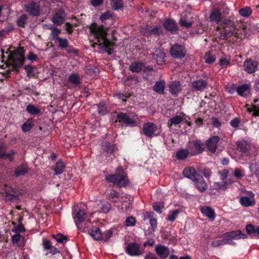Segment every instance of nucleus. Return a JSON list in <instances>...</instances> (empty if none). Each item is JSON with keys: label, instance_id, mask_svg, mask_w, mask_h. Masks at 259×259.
Instances as JSON below:
<instances>
[{"label": "nucleus", "instance_id": "obj_1", "mask_svg": "<svg viewBox=\"0 0 259 259\" xmlns=\"http://www.w3.org/2000/svg\"><path fill=\"white\" fill-rule=\"evenodd\" d=\"M90 31L91 35L97 40V42L92 44V47L95 48L96 45H98L101 48H104L108 54H111L113 44L107 39V31L104 27L93 24L90 27Z\"/></svg>", "mask_w": 259, "mask_h": 259}, {"label": "nucleus", "instance_id": "obj_2", "mask_svg": "<svg viewBox=\"0 0 259 259\" xmlns=\"http://www.w3.org/2000/svg\"><path fill=\"white\" fill-rule=\"evenodd\" d=\"M116 170L117 173L107 176L106 180L117 185L119 187H124L127 185L129 181L123 169L121 167H117Z\"/></svg>", "mask_w": 259, "mask_h": 259}, {"label": "nucleus", "instance_id": "obj_3", "mask_svg": "<svg viewBox=\"0 0 259 259\" xmlns=\"http://www.w3.org/2000/svg\"><path fill=\"white\" fill-rule=\"evenodd\" d=\"M24 50L19 48L18 49L15 50L9 56V62L12 64V67L16 70L17 72L18 71V68L20 67L24 63Z\"/></svg>", "mask_w": 259, "mask_h": 259}, {"label": "nucleus", "instance_id": "obj_4", "mask_svg": "<svg viewBox=\"0 0 259 259\" xmlns=\"http://www.w3.org/2000/svg\"><path fill=\"white\" fill-rule=\"evenodd\" d=\"M119 122L130 126H136L138 125V117L134 113H125L120 112L117 116Z\"/></svg>", "mask_w": 259, "mask_h": 259}, {"label": "nucleus", "instance_id": "obj_5", "mask_svg": "<svg viewBox=\"0 0 259 259\" xmlns=\"http://www.w3.org/2000/svg\"><path fill=\"white\" fill-rule=\"evenodd\" d=\"M72 216L77 227L82 229V231H85V227L82 228L81 224L84 221L86 216L84 209L81 208V206L76 207L72 211Z\"/></svg>", "mask_w": 259, "mask_h": 259}, {"label": "nucleus", "instance_id": "obj_6", "mask_svg": "<svg viewBox=\"0 0 259 259\" xmlns=\"http://www.w3.org/2000/svg\"><path fill=\"white\" fill-rule=\"evenodd\" d=\"M186 53V51L184 46L179 44H175L170 49L171 56L175 59H182L184 58Z\"/></svg>", "mask_w": 259, "mask_h": 259}, {"label": "nucleus", "instance_id": "obj_7", "mask_svg": "<svg viewBox=\"0 0 259 259\" xmlns=\"http://www.w3.org/2000/svg\"><path fill=\"white\" fill-rule=\"evenodd\" d=\"M25 10L29 15L38 16L40 14V7L37 3L31 1L25 6Z\"/></svg>", "mask_w": 259, "mask_h": 259}, {"label": "nucleus", "instance_id": "obj_8", "mask_svg": "<svg viewBox=\"0 0 259 259\" xmlns=\"http://www.w3.org/2000/svg\"><path fill=\"white\" fill-rule=\"evenodd\" d=\"M143 130L144 134L148 137L156 136V132L157 130V126L152 122H147L143 124Z\"/></svg>", "mask_w": 259, "mask_h": 259}, {"label": "nucleus", "instance_id": "obj_9", "mask_svg": "<svg viewBox=\"0 0 259 259\" xmlns=\"http://www.w3.org/2000/svg\"><path fill=\"white\" fill-rule=\"evenodd\" d=\"M126 252L132 256H138L142 254L140 245L138 243L132 242L127 245L125 248Z\"/></svg>", "mask_w": 259, "mask_h": 259}, {"label": "nucleus", "instance_id": "obj_10", "mask_svg": "<svg viewBox=\"0 0 259 259\" xmlns=\"http://www.w3.org/2000/svg\"><path fill=\"white\" fill-rule=\"evenodd\" d=\"M225 237L227 238L229 241L230 242V244H232V239H246L247 236L244 233H242L240 230H236L229 232L226 233L224 234Z\"/></svg>", "mask_w": 259, "mask_h": 259}, {"label": "nucleus", "instance_id": "obj_11", "mask_svg": "<svg viewBox=\"0 0 259 259\" xmlns=\"http://www.w3.org/2000/svg\"><path fill=\"white\" fill-rule=\"evenodd\" d=\"M257 62L251 59L246 60L243 64L245 71L250 74L254 73L257 70Z\"/></svg>", "mask_w": 259, "mask_h": 259}, {"label": "nucleus", "instance_id": "obj_12", "mask_svg": "<svg viewBox=\"0 0 259 259\" xmlns=\"http://www.w3.org/2000/svg\"><path fill=\"white\" fill-rule=\"evenodd\" d=\"M208 82L206 80L198 79L192 82V90L193 91H202L207 86Z\"/></svg>", "mask_w": 259, "mask_h": 259}, {"label": "nucleus", "instance_id": "obj_13", "mask_svg": "<svg viewBox=\"0 0 259 259\" xmlns=\"http://www.w3.org/2000/svg\"><path fill=\"white\" fill-rule=\"evenodd\" d=\"M155 251L161 259L166 258L169 254L168 247L161 244H158L155 246Z\"/></svg>", "mask_w": 259, "mask_h": 259}, {"label": "nucleus", "instance_id": "obj_14", "mask_svg": "<svg viewBox=\"0 0 259 259\" xmlns=\"http://www.w3.org/2000/svg\"><path fill=\"white\" fill-rule=\"evenodd\" d=\"M6 146L3 143H0V158H5L9 159L11 161L13 160V156L16 152L11 150L9 152H6Z\"/></svg>", "mask_w": 259, "mask_h": 259}, {"label": "nucleus", "instance_id": "obj_15", "mask_svg": "<svg viewBox=\"0 0 259 259\" xmlns=\"http://www.w3.org/2000/svg\"><path fill=\"white\" fill-rule=\"evenodd\" d=\"M65 16L64 11L59 10L54 14L52 17V21L54 24L60 26L64 23Z\"/></svg>", "mask_w": 259, "mask_h": 259}, {"label": "nucleus", "instance_id": "obj_16", "mask_svg": "<svg viewBox=\"0 0 259 259\" xmlns=\"http://www.w3.org/2000/svg\"><path fill=\"white\" fill-rule=\"evenodd\" d=\"M198 190L201 192L205 191L207 188V185L204 181L202 176L200 175H196V178L193 181Z\"/></svg>", "mask_w": 259, "mask_h": 259}, {"label": "nucleus", "instance_id": "obj_17", "mask_svg": "<svg viewBox=\"0 0 259 259\" xmlns=\"http://www.w3.org/2000/svg\"><path fill=\"white\" fill-rule=\"evenodd\" d=\"M220 137L215 136L210 138L207 141L206 147L210 152L213 153L215 152Z\"/></svg>", "mask_w": 259, "mask_h": 259}, {"label": "nucleus", "instance_id": "obj_18", "mask_svg": "<svg viewBox=\"0 0 259 259\" xmlns=\"http://www.w3.org/2000/svg\"><path fill=\"white\" fill-rule=\"evenodd\" d=\"M165 53L161 50L155 49L152 54V60L158 64L165 62Z\"/></svg>", "mask_w": 259, "mask_h": 259}, {"label": "nucleus", "instance_id": "obj_19", "mask_svg": "<svg viewBox=\"0 0 259 259\" xmlns=\"http://www.w3.org/2000/svg\"><path fill=\"white\" fill-rule=\"evenodd\" d=\"M164 27L172 33H175L178 31V26L176 23L172 19H168L163 23Z\"/></svg>", "mask_w": 259, "mask_h": 259}, {"label": "nucleus", "instance_id": "obj_20", "mask_svg": "<svg viewBox=\"0 0 259 259\" xmlns=\"http://www.w3.org/2000/svg\"><path fill=\"white\" fill-rule=\"evenodd\" d=\"M68 80L70 83L76 87L79 86L82 84V78L77 73H71L68 76Z\"/></svg>", "mask_w": 259, "mask_h": 259}, {"label": "nucleus", "instance_id": "obj_21", "mask_svg": "<svg viewBox=\"0 0 259 259\" xmlns=\"http://www.w3.org/2000/svg\"><path fill=\"white\" fill-rule=\"evenodd\" d=\"M222 13L220 10L215 9L212 11L210 15L209 19L211 22H214L220 24L222 18L221 17Z\"/></svg>", "mask_w": 259, "mask_h": 259}, {"label": "nucleus", "instance_id": "obj_22", "mask_svg": "<svg viewBox=\"0 0 259 259\" xmlns=\"http://www.w3.org/2000/svg\"><path fill=\"white\" fill-rule=\"evenodd\" d=\"M236 28H230V29H225V30L221 33L220 38L223 39H227L232 36L238 37V35L237 32H236Z\"/></svg>", "mask_w": 259, "mask_h": 259}, {"label": "nucleus", "instance_id": "obj_23", "mask_svg": "<svg viewBox=\"0 0 259 259\" xmlns=\"http://www.w3.org/2000/svg\"><path fill=\"white\" fill-rule=\"evenodd\" d=\"M183 175L185 177H187L192 181L195 180L196 175L199 174L196 172L195 169L192 167H188L183 170Z\"/></svg>", "mask_w": 259, "mask_h": 259}, {"label": "nucleus", "instance_id": "obj_24", "mask_svg": "<svg viewBox=\"0 0 259 259\" xmlns=\"http://www.w3.org/2000/svg\"><path fill=\"white\" fill-rule=\"evenodd\" d=\"M89 234L96 240H101L103 236L99 228L93 227L89 230Z\"/></svg>", "mask_w": 259, "mask_h": 259}, {"label": "nucleus", "instance_id": "obj_25", "mask_svg": "<svg viewBox=\"0 0 259 259\" xmlns=\"http://www.w3.org/2000/svg\"><path fill=\"white\" fill-rule=\"evenodd\" d=\"M250 85L249 84H244L238 87L236 91L238 95L242 96H246L249 94Z\"/></svg>", "mask_w": 259, "mask_h": 259}, {"label": "nucleus", "instance_id": "obj_26", "mask_svg": "<svg viewBox=\"0 0 259 259\" xmlns=\"http://www.w3.org/2000/svg\"><path fill=\"white\" fill-rule=\"evenodd\" d=\"M236 145L242 153H244L246 155H248L249 154V146L246 141H238L236 143Z\"/></svg>", "mask_w": 259, "mask_h": 259}, {"label": "nucleus", "instance_id": "obj_27", "mask_svg": "<svg viewBox=\"0 0 259 259\" xmlns=\"http://www.w3.org/2000/svg\"><path fill=\"white\" fill-rule=\"evenodd\" d=\"M202 213L210 219L213 220L215 218L214 210L210 207L203 206L201 208Z\"/></svg>", "mask_w": 259, "mask_h": 259}, {"label": "nucleus", "instance_id": "obj_28", "mask_svg": "<svg viewBox=\"0 0 259 259\" xmlns=\"http://www.w3.org/2000/svg\"><path fill=\"white\" fill-rule=\"evenodd\" d=\"M212 188L218 192H224L228 188V183L226 181L215 182L212 185Z\"/></svg>", "mask_w": 259, "mask_h": 259}, {"label": "nucleus", "instance_id": "obj_29", "mask_svg": "<svg viewBox=\"0 0 259 259\" xmlns=\"http://www.w3.org/2000/svg\"><path fill=\"white\" fill-rule=\"evenodd\" d=\"M144 68V63L139 61L133 62L130 66V70L133 72H140Z\"/></svg>", "mask_w": 259, "mask_h": 259}, {"label": "nucleus", "instance_id": "obj_30", "mask_svg": "<svg viewBox=\"0 0 259 259\" xmlns=\"http://www.w3.org/2000/svg\"><path fill=\"white\" fill-rule=\"evenodd\" d=\"M184 118L180 115H176L171 118L168 123L167 125L169 128H171L173 125L176 126L181 123L184 120Z\"/></svg>", "mask_w": 259, "mask_h": 259}, {"label": "nucleus", "instance_id": "obj_31", "mask_svg": "<svg viewBox=\"0 0 259 259\" xmlns=\"http://www.w3.org/2000/svg\"><path fill=\"white\" fill-rule=\"evenodd\" d=\"M165 82L163 80H160L155 82L153 90L156 93L160 94H163L165 88Z\"/></svg>", "mask_w": 259, "mask_h": 259}, {"label": "nucleus", "instance_id": "obj_32", "mask_svg": "<svg viewBox=\"0 0 259 259\" xmlns=\"http://www.w3.org/2000/svg\"><path fill=\"white\" fill-rule=\"evenodd\" d=\"M154 214V213L153 212H146L144 214V220H149L153 231H155L157 227V220L153 218Z\"/></svg>", "mask_w": 259, "mask_h": 259}, {"label": "nucleus", "instance_id": "obj_33", "mask_svg": "<svg viewBox=\"0 0 259 259\" xmlns=\"http://www.w3.org/2000/svg\"><path fill=\"white\" fill-rule=\"evenodd\" d=\"M247 233L253 236L259 235V226H254L252 224H248L245 227Z\"/></svg>", "mask_w": 259, "mask_h": 259}, {"label": "nucleus", "instance_id": "obj_34", "mask_svg": "<svg viewBox=\"0 0 259 259\" xmlns=\"http://www.w3.org/2000/svg\"><path fill=\"white\" fill-rule=\"evenodd\" d=\"M170 92L175 95H177L181 91L180 83L179 81L171 82L169 85Z\"/></svg>", "mask_w": 259, "mask_h": 259}, {"label": "nucleus", "instance_id": "obj_35", "mask_svg": "<svg viewBox=\"0 0 259 259\" xmlns=\"http://www.w3.org/2000/svg\"><path fill=\"white\" fill-rule=\"evenodd\" d=\"M102 148L104 152L106 153L108 155H110L114 152L115 146L114 144L110 143L104 142L102 144Z\"/></svg>", "mask_w": 259, "mask_h": 259}, {"label": "nucleus", "instance_id": "obj_36", "mask_svg": "<svg viewBox=\"0 0 259 259\" xmlns=\"http://www.w3.org/2000/svg\"><path fill=\"white\" fill-rule=\"evenodd\" d=\"M223 28H227L236 29V26L234 22L229 19H222L220 24H219Z\"/></svg>", "mask_w": 259, "mask_h": 259}, {"label": "nucleus", "instance_id": "obj_37", "mask_svg": "<svg viewBox=\"0 0 259 259\" xmlns=\"http://www.w3.org/2000/svg\"><path fill=\"white\" fill-rule=\"evenodd\" d=\"M24 239V237L23 236L17 233L12 236L13 243L17 246H22L24 245L23 242Z\"/></svg>", "mask_w": 259, "mask_h": 259}, {"label": "nucleus", "instance_id": "obj_38", "mask_svg": "<svg viewBox=\"0 0 259 259\" xmlns=\"http://www.w3.org/2000/svg\"><path fill=\"white\" fill-rule=\"evenodd\" d=\"M65 165L64 162L61 160L58 161L54 166L55 174L59 175L61 174L65 168Z\"/></svg>", "mask_w": 259, "mask_h": 259}, {"label": "nucleus", "instance_id": "obj_39", "mask_svg": "<svg viewBox=\"0 0 259 259\" xmlns=\"http://www.w3.org/2000/svg\"><path fill=\"white\" fill-rule=\"evenodd\" d=\"M240 202L241 205L245 207L253 205L255 203L253 199H250L246 196H242L240 199Z\"/></svg>", "mask_w": 259, "mask_h": 259}, {"label": "nucleus", "instance_id": "obj_40", "mask_svg": "<svg viewBox=\"0 0 259 259\" xmlns=\"http://www.w3.org/2000/svg\"><path fill=\"white\" fill-rule=\"evenodd\" d=\"M28 171L27 167L24 165H21L17 166L15 170V176L18 177L20 176L24 175Z\"/></svg>", "mask_w": 259, "mask_h": 259}, {"label": "nucleus", "instance_id": "obj_41", "mask_svg": "<svg viewBox=\"0 0 259 259\" xmlns=\"http://www.w3.org/2000/svg\"><path fill=\"white\" fill-rule=\"evenodd\" d=\"M19 193L18 189L13 188V191H11L9 195H5L6 199L11 201H16L18 199Z\"/></svg>", "mask_w": 259, "mask_h": 259}, {"label": "nucleus", "instance_id": "obj_42", "mask_svg": "<svg viewBox=\"0 0 259 259\" xmlns=\"http://www.w3.org/2000/svg\"><path fill=\"white\" fill-rule=\"evenodd\" d=\"M26 110L32 115H37L40 112V110L39 108H36L34 105L30 104L27 106Z\"/></svg>", "mask_w": 259, "mask_h": 259}, {"label": "nucleus", "instance_id": "obj_43", "mask_svg": "<svg viewBox=\"0 0 259 259\" xmlns=\"http://www.w3.org/2000/svg\"><path fill=\"white\" fill-rule=\"evenodd\" d=\"M98 111L100 114L103 115L106 114L109 112V110L106 104L103 102H100L98 105Z\"/></svg>", "mask_w": 259, "mask_h": 259}, {"label": "nucleus", "instance_id": "obj_44", "mask_svg": "<svg viewBox=\"0 0 259 259\" xmlns=\"http://www.w3.org/2000/svg\"><path fill=\"white\" fill-rule=\"evenodd\" d=\"M239 14L245 17H248L252 13V10L249 7H245L239 10Z\"/></svg>", "mask_w": 259, "mask_h": 259}, {"label": "nucleus", "instance_id": "obj_45", "mask_svg": "<svg viewBox=\"0 0 259 259\" xmlns=\"http://www.w3.org/2000/svg\"><path fill=\"white\" fill-rule=\"evenodd\" d=\"M107 193L109 199H112L114 202H117L118 200L119 194L115 190L111 189L107 191Z\"/></svg>", "mask_w": 259, "mask_h": 259}, {"label": "nucleus", "instance_id": "obj_46", "mask_svg": "<svg viewBox=\"0 0 259 259\" xmlns=\"http://www.w3.org/2000/svg\"><path fill=\"white\" fill-rule=\"evenodd\" d=\"M194 148L196 149V151L194 154H198L201 153L203 151V144L200 141H195L193 143Z\"/></svg>", "mask_w": 259, "mask_h": 259}, {"label": "nucleus", "instance_id": "obj_47", "mask_svg": "<svg viewBox=\"0 0 259 259\" xmlns=\"http://www.w3.org/2000/svg\"><path fill=\"white\" fill-rule=\"evenodd\" d=\"M33 125V120L29 118L22 125V130L25 132H28L32 128Z\"/></svg>", "mask_w": 259, "mask_h": 259}, {"label": "nucleus", "instance_id": "obj_48", "mask_svg": "<svg viewBox=\"0 0 259 259\" xmlns=\"http://www.w3.org/2000/svg\"><path fill=\"white\" fill-rule=\"evenodd\" d=\"M189 153V152L187 149H181L177 152L176 156L178 159L183 160L188 157Z\"/></svg>", "mask_w": 259, "mask_h": 259}, {"label": "nucleus", "instance_id": "obj_49", "mask_svg": "<svg viewBox=\"0 0 259 259\" xmlns=\"http://www.w3.org/2000/svg\"><path fill=\"white\" fill-rule=\"evenodd\" d=\"M28 19V16L26 14L21 15L17 20V24L21 27H24Z\"/></svg>", "mask_w": 259, "mask_h": 259}, {"label": "nucleus", "instance_id": "obj_50", "mask_svg": "<svg viewBox=\"0 0 259 259\" xmlns=\"http://www.w3.org/2000/svg\"><path fill=\"white\" fill-rule=\"evenodd\" d=\"M227 244H230V242L226 237L221 240L213 241L211 243L212 246L213 247H218Z\"/></svg>", "mask_w": 259, "mask_h": 259}, {"label": "nucleus", "instance_id": "obj_51", "mask_svg": "<svg viewBox=\"0 0 259 259\" xmlns=\"http://www.w3.org/2000/svg\"><path fill=\"white\" fill-rule=\"evenodd\" d=\"M111 5L113 9L117 10L123 7V3L121 0H112Z\"/></svg>", "mask_w": 259, "mask_h": 259}, {"label": "nucleus", "instance_id": "obj_52", "mask_svg": "<svg viewBox=\"0 0 259 259\" xmlns=\"http://www.w3.org/2000/svg\"><path fill=\"white\" fill-rule=\"evenodd\" d=\"M53 238H54L58 243H64L67 240V237L66 236L63 235L61 234H53L52 235Z\"/></svg>", "mask_w": 259, "mask_h": 259}, {"label": "nucleus", "instance_id": "obj_53", "mask_svg": "<svg viewBox=\"0 0 259 259\" xmlns=\"http://www.w3.org/2000/svg\"><path fill=\"white\" fill-rule=\"evenodd\" d=\"M57 42L58 44V47L63 49L66 48L68 46V41L66 38H63L61 37H57Z\"/></svg>", "mask_w": 259, "mask_h": 259}, {"label": "nucleus", "instance_id": "obj_54", "mask_svg": "<svg viewBox=\"0 0 259 259\" xmlns=\"http://www.w3.org/2000/svg\"><path fill=\"white\" fill-rule=\"evenodd\" d=\"M21 219L20 218L19 220V225L17 227L12 229V231L16 233L19 234L20 232H23L25 231V229L24 227L23 224L21 223Z\"/></svg>", "mask_w": 259, "mask_h": 259}, {"label": "nucleus", "instance_id": "obj_55", "mask_svg": "<svg viewBox=\"0 0 259 259\" xmlns=\"http://www.w3.org/2000/svg\"><path fill=\"white\" fill-rule=\"evenodd\" d=\"M180 211L179 210H175L172 211H170L168 215L167 218V220L170 222H174L178 214L179 213Z\"/></svg>", "mask_w": 259, "mask_h": 259}, {"label": "nucleus", "instance_id": "obj_56", "mask_svg": "<svg viewBox=\"0 0 259 259\" xmlns=\"http://www.w3.org/2000/svg\"><path fill=\"white\" fill-rule=\"evenodd\" d=\"M249 169L253 174L257 175L259 172V163L257 162L251 163L249 166Z\"/></svg>", "mask_w": 259, "mask_h": 259}, {"label": "nucleus", "instance_id": "obj_57", "mask_svg": "<svg viewBox=\"0 0 259 259\" xmlns=\"http://www.w3.org/2000/svg\"><path fill=\"white\" fill-rule=\"evenodd\" d=\"M180 24L182 26L189 28L191 26L192 23L185 17H182L180 20Z\"/></svg>", "mask_w": 259, "mask_h": 259}, {"label": "nucleus", "instance_id": "obj_58", "mask_svg": "<svg viewBox=\"0 0 259 259\" xmlns=\"http://www.w3.org/2000/svg\"><path fill=\"white\" fill-rule=\"evenodd\" d=\"M113 232L111 230L109 229L104 232V233H102V235L103 236L102 240L105 241H108L109 238L112 236Z\"/></svg>", "mask_w": 259, "mask_h": 259}, {"label": "nucleus", "instance_id": "obj_59", "mask_svg": "<svg viewBox=\"0 0 259 259\" xmlns=\"http://www.w3.org/2000/svg\"><path fill=\"white\" fill-rule=\"evenodd\" d=\"M125 225L126 226H134L136 224V219L133 217H129L125 221Z\"/></svg>", "mask_w": 259, "mask_h": 259}, {"label": "nucleus", "instance_id": "obj_60", "mask_svg": "<svg viewBox=\"0 0 259 259\" xmlns=\"http://www.w3.org/2000/svg\"><path fill=\"white\" fill-rule=\"evenodd\" d=\"M229 174V170L227 169H223L219 172V175L220 177V179L222 181H225L228 177Z\"/></svg>", "mask_w": 259, "mask_h": 259}, {"label": "nucleus", "instance_id": "obj_61", "mask_svg": "<svg viewBox=\"0 0 259 259\" xmlns=\"http://www.w3.org/2000/svg\"><path fill=\"white\" fill-rule=\"evenodd\" d=\"M110 209V205L108 202H105L102 205V206L100 207V211L104 213L108 212Z\"/></svg>", "mask_w": 259, "mask_h": 259}, {"label": "nucleus", "instance_id": "obj_62", "mask_svg": "<svg viewBox=\"0 0 259 259\" xmlns=\"http://www.w3.org/2000/svg\"><path fill=\"white\" fill-rule=\"evenodd\" d=\"M205 62L207 63H212L214 62L215 58L213 56H210L208 53L206 54L204 56Z\"/></svg>", "mask_w": 259, "mask_h": 259}, {"label": "nucleus", "instance_id": "obj_63", "mask_svg": "<svg viewBox=\"0 0 259 259\" xmlns=\"http://www.w3.org/2000/svg\"><path fill=\"white\" fill-rule=\"evenodd\" d=\"M234 175L237 179H240L244 176L241 169L238 168H235Z\"/></svg>", "mask_w": 259, "mask_h": 259}, {"label": "nucleus", "instance_id": "obj_64", "mask_svg": "<svg viewBox=\"0 0 259 259\" xmlns=\"http://www.w3.org/2000/svg\"><path fill=\"white\" fill-rule=\"evenodd\" d=\"M42 245L44 248L45 250H49L53 246L51 241L49 240L46 239L43 240Z\"/></svg>", "mask_w": 259, "mask_h": 259}]
</instances>
